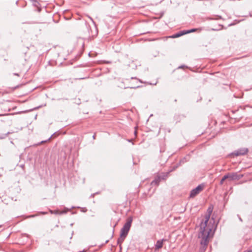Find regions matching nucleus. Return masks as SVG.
<instances>
[{
    "mask_svg": "<svg viewBox=\"0 0 252 252\" xmlns=\"http://www.w3.org/2000/svg\"><path fill=\"white\" fill-rule=\"evenodd\" d=\"M211 231L199 229L198 237L200 239L201 247L199 252H205L210 239L213 237V234Z\"/></svg>",
    "mask_w": 252,
    "mask_h": 252,
    "instance_id": "nucleus-1",
    "label": "nucleus"
},
{
    "mask_svg": "<svg viewBox=\"0 0 252 252\" xmlns=\"http://www.w3.org/2000/svg\"><path fill=\"white\" fill-rule=\"evenodd\" d=\"M212 211L213 208L212 207H210L208 208L207 210L208 214L205 216L204 219L201 222L199 229L212 231L214 227L213 218H212V220H210Z\"/></svg>",
    "mask_w": 252,
    "mask_h": 252,
    "instance_id": "nucleus-2",
    "label": "nucleus"
},
{
    "mask_svg": "<svg viewBox=\"0 0 252 252\" xmlns=\"http://www.w3.org/2000/svg\"><path fill=\"white\" fill-rule=\"evenodd\" d=\"M132 221V217H130L128 218L126 222L124 224V226L121 230L120 237L118 240V244L121 245L124 242L125 239L127 235V234L130 228L131 223Z\"/></svg>",
    "mask_w": 252,
    "mask_h": 252,
    "instance_id": "nucleus-3",
    "label": "nucleus"
},
{
    "mask_svg": "<svg viewBox=\"0 0 252 252\" xmlns=\"http://www.w3.org/2000/svg\"><path fill=\"white\" fill-rule=\"evenodd\" d=\"M204 186L203 185H199L196 188L191 190L190 193V197L193 198L201 191Z\"/></svg>",
    "mask_w": 252,
    "mask_h": 252,
    "instance_id": "nucleus-4",
    "label": "nucleus"
},
{
    "mask_svg": "<svg viewBox=\"0 0 252 252\" xmlns=\"http://www.w3.org/2000/svg\"><path fill=\"white\" fill-rule=\"evenodd\" d=\"M248 152V149L247 148H243L235 151L233 153H232V155L235 156H243L246 154Z\"/></svg>",
    "mask_w": 252,
    "mask_h": 252,
    "instance_id": "nucleus-5",
    "label": "nucleus"
},
{
    "mask_svg": "<svg viewBox=\"0 0 252 252\" xmlns=\"http://www.w3.org/2000/svg\"><path fill=\"white\" fill-rule=\"evenodd\" d=\"M230 180H239L243 177V175L238 174L237 173H231L227 174Z\"/></svg>",
    "mask_w": 252,
    "mask_h": 252,
    "instance_id": "nucleus-6",
    "label": "nucleus"
},
{
    "mask_svg": "<svg viewBox=\"0 0 252 252\" xmlns=\"http://www.w3.org/2000/svg\"><path fill=\"white\" fill-rule=\"evenodd\" d=\"M163 240H158L157 242L156 245V250H158L162 247L163 246Z\"/></svg>",
    "mask_w": 252,
    "mask_h": 252,
    "instance_id": "nucleus-7",
    "label": "nucleus"
},
{
    "mask_svg": "<svg viewBox=\"0 0 252 252\" xmlns=\"http://www.w3.org/2000/svg\"><path fill=\"white\" fill-rule=\"evenodd\" d=\"M160 177L159 176H157L155 180L151 183V184L155 185H158L159 182H160Z\"/></svg>",
    "mask_w": 252,
    "mask_h": 252,
    "instance_id": "nucleus-8",
    "label": "nucleus"
},
{
    "mask_svg": "<svg viewBox=\"0 0 252 252\" xmlns=\"http://www.w3.org/2000/svg\"><path fill=\"white\" fill-rule=\"evenodd\" d=\"M176 168V167H174L173 170H170L168 172H167V173H166L165 174H163L161 176H159L160 177V180H165V179H166V178L168 176V174H169V172H170L172 171L173 170L175 169Z\"/></svg>",
    "mask_w": 252,
    "mask_h": 252,
    "instance_id": "nucleus-9",
    "label": "nucleus"
},
{
    "mask_svg": "<svg viewBox=\"0 0 252 252\" xmlns=\"http://www.w3.org/2000/svg\"><path fill=\"white\" fill-rule=\"evenodd\" d=\"M228 179V176H227V174H226V175H225L223 177V178L221 179V181H220V185H222V184L223 183L224 181L226 179Z\"/></svg>",
    "mask_w": 252,
    "mask_h": 252,
    "instance_id": "nucleus-10",
    "label": "nucleus"
},
{
    "mask_svg": "<svg viewBox=\"0 0 252 252\" xmlns=\"http://www.w3.org/2000/svg\"><path fill=\"white\" fill-rule=\"evenodd\" d=\"M51 213H54L55 214H62L63 213H65V212H59L58 211H50Z\"/></svg>",
    "mask_w": 252,
    "mask_h": 252,
    "instance_id": "nucleus-11",
    "label": "nucleus"
},
{
    "mask_svg": "<svg viewBox=\"0 0 252 252\" xmlns=\"http://www.w3.org/2000/svg\"><path fill=\"white\" fill-rule=\"evenodd\" d=\"M183 35V33H180V32L177 33L176 34L173 36V37H178Z\"/></svg>",
    "mask_w": 252,
    "mask_h": 252,
    "instance_id": "nucleus-12",
    "label": "nucleus"
},
{
    "mask_svg": "<svg viewBox=\"0 0 252 252\" xmlns=\"http://www.w3.org/2000/svg\"><path fill=\"white\" fill-rule=\"evenodd\" d=\"M189 33V32H188V31H183L182 32H180V33H183V35L185 34Z\"/></svg>",
    "mask_w": 252,
    "mask_h": 252,
    "instance_id": "nucleus-13",
    "label": "nucleus"
},
{
    "mask_svg": "<svg viewBox=\"0 0 252 252\" xmlns=\"http://www.w3.org/2000/svg\"><path fill=\"white\" fill-rule=\"evenodd\" d=\"M196 29H191V30H189V31H188V32H189V33H190V32H193L196 31Z\"/></svg>",
    "mask_w": 252,
    "mask_h": 252,
    "instance_id": "nucleus-14",
    "label": "nucleus"
},
{
    "mask_svg": "<svg viewBox=\"0 0 252 252\" xmlns=\"http://www.w3.org/2000/svg\"><path fill=\"white\" fill-rule=\"evenodd\" d=\"M10 115V114H0V116H5V115Z\"/></svg>",
    "mask_w": 252,
    "mask_h": 252,
    "instance_id": "nucleus-15",
    "label": "nucleus"
},
{
    "mask_svg": "<svg viewBox=\"0 0 252 252\" xmlns=\"http://www.w3.org/2000/svg\"><path fill=\"white\" fill-rule=\"evenodd\" d=\"M239 220H240V221H242V220L241 218H239Z\"/></svg>",
    "mask_w": 252,
    "mask_h": 252,
    "instance_id": "nucleus-16",
    "label": "nucleus"
},
{
    "mask_svg": "<svg viewBox=\"0 0 252 252\" xmlns=\"http://www.w3.org/2000/svg\"><path fill=\"white\" fill-rule=\"evenodd\" d=\"M248 252H252V250H250Z\"/></svg>",
    "mask_w": 252,
    "mask_h": 252,
    "instance_id": "nucleus-17",
    "label": "nucleus"
},
{
    "mask_svg": "<svg viewBox=\"0 0 252 252\" xmlns=\"http://www.w3.org/2000/svg\"><path fill=\"white\" fill-rule=\"evenodd\" d=\"M32 1H35L36 0H32Z\"/></svg>",
    "mask_w": 252,
    "mask_h": 252,
    "instance_id": "nucleus-18",
    "label": "nucleus"
},
{
    "mask_svg": "<svg viewBox=\"0 0 252 252\" xmlns=\"http://www.w3.org/2000/svg\"><path fill=\"white\" fill-rule=\"evenodd\" d=\"M93 138H95V135H94L93 136Z\"/></svg>",
    "mask_w": 252,
    "mask_h": 252,
    "instance_id": "nucleus-19",
    "label": "nucleus"
},
{
    "mask_svg": "<svg viewBox=\"0 0 252 252\" xmlns=\"http://www.w3.org/2000/svg\"><path fill=\"white\" fill-rule=\"evenodd\" d=\"M44 142H45V141H42V142H41V143H44Z\"/></svg>",
    "mask_w": 252,
    "mask_h": 252,
    "instance_id": "nucleus-20",
    "label": "nucleus"
}]
</instances>
